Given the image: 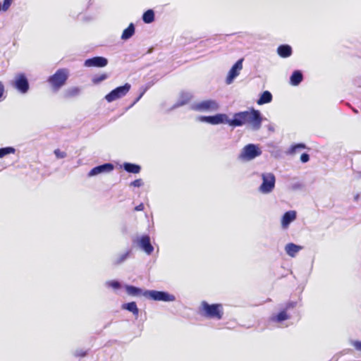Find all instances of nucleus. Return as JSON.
<instances>
[{
  "label": "nucleus",
  "mask_w": 361,
  "mask_h": 361,
  "mask_svg": "<svg viewBox=\"0 0 361 361\" xmlns=\"http://www.w3.org/2000/svg\"><path fill=\"white\" fill-rule=\"evenodd\" d=\"M262 121V117L259 111L252 108L248 111L235 114L233 118L229 121V125L232 126H246L256 130L260 128Z\"/></svg>",
  "instance_id": "obj_1"
},
{
  "label": "nucleus",
  "mask_w": 361,
  "mask_h": 361,
  "mask_svg": "<svg viewBox=\"0 0 361 361\" xmlns=\"http://www.w3.org/2000/svg\"><path fill=\"white\" fill-rule=\"evenodd\" d=\"M199 313L205 318L220 320L224 317V307L221 303L209 304L202 301L199 307Z\"/></svg>",
  "instance_id": "obj_2"
},
{
  "label": "nucleus",
  "mask_w": 361,
  "mask_h": 361,
  "mask_svg": "<svg viewBox=\"0 0 361 361\" xmlns=\"http://www.w3.org/2000/svg\"><path fill=\"white\" fill-rule=\"evenodd\" d=\"M68 78V71L66 68H60L48 78V82L54 91H58L66 82Z\"/></svg>",
  "instance_id": "obj_3"
},
{
  "label": "nucleus",
  "mask_w": 361,
  "mask_h": 361,
  "mask_svg": "<svg viewBox=\"0 0 361 361\" xmlns=\"http://www.w3.org/2000/svg\"><path fill=\"white\" fill-rule=\"evenodd\" d=\"M262 154L260 149L253 144H249L244 147L239 157L244 161H250Z\"/></svg>",
  "instance_id": "obj_4"
},
{
  "label": "nucleus",
  "mask_w": 361,
  "mask_h": 361,
  "mask_svg": "<svg viewBox=\"0 0 361 361\" xmlns=\"http://www.w3.org/2000/svg\"><path fill=\"white\" fill-rule=\"evenodd\" d=\"M131 85L126 83L123 86L118 87L111 91L105 96V99L108 102H111L125 96L130 90Z\"/></svg>",
  "instance_id": "obj_5"
},
{
  "label": "nucleus",
  "mask_w": 361,
  "mask_h": 361,
  "mask_svg": "<svg viewBox=\"0 0 361 361\" xmlns=\"http://www.w3.org/2000/svg\"><path fill=\"white\" fill-rule=\"evenodd\" d=\"M219 104L215 100H204L198 103H195L192 109L200 112H211L218 109Z\"/></svg>",
  "instance_id": "obj_6"
},
{
  "label": "nucleus",
  "mask_w": 361,
  "mask_h": 361,
  "mask_svg": "<svg viewBox=\"0 0 361 361\" xmlns=\"http://www.w3.org/2000/svg\"><path fill=\"white\" fill-rule=\"evenodd\" d=\"M144 296L157 301H173L175 300L173 295L157 290H145Z\"/></svg>",
  "instance_id": "obj_7"
},
{
  "label": "nucleus",
  "mask_w": 361,
  "mask_h": 361,
  "mask_svg": "<svg viewBox=\"0 0 361 361\" xmlns=\"http://www.w3.org/2000/svg\"><path fill=\"white\" fill-rule=\"evenodd\" d=\"M262 183L259 188L260 191L263 193H269L272 191L275 186V176L273 173H263Z\"/></svg>",
  "instance_id": "obj_8"
},
{
  "label": "nucleus",
  "mask_w": 361,
  "mask_h": 361,
  "mask_svg": "<svg viewBox=\"0 0 361 361\" xmlns=\"http://www.w3.org/2000/svg\"><path fill=\"white\" fill-rule=\"evenodd\" d=\"M12 85L22 94L26 93L29 90L28 80L23 73L18 74L15 77V80L12 82Z\"/></svg>",
  "instance_id": "obj_9"
},
{
  "label": "nucleus",
  "mask_w": 361,
  "mask_h": 361,
  "mask_svg": "<svg viewBox=\"0 0 361 361\" xmlns=\"http://www.w3.org/2000/svg\"><path fill=\"white\" fill-rule=\"evenodd\" d=\"M243 59H239L232 66L231 70L228 72V74L226 77V82L227 84H231L233 79L236 78L239 74L240 71L243 68Z\"/></svg>",
  "instance_id": "obj_10"
},
{
  "label": "nucleus",
  "mask_w": 361,
  "mask_h": 361,
  "mask_svg": "<svg viewBox=\"0 0 361 361\" xmlns=\"http://www.w3.org/2000/svg\"><path fill=\"white\" fill-rule=\"evenodd\" d=\"M84 64L87 67L102 68L108 64V60L102 56H94L85 60Z\"/></svg>",
  "instance_id": "obj_11"
},
{
  "label": "nucleus",
  "mask_w": 361,
  "mask_h": 361,
  "mask_svg": "<svg viewBox=\"0 0 361 361\" xmlns=\"http://www.w3.org/2000/svg\"><path fill=\"white\" fill-rule=\"evenodd\" d=\"M201 120L211 124H219L226 123H228L229 124V121H231L228 119L227 116L225 114H216L215 116H202L201 118Z\"/></svg>",
  "instance_id": "obj_12"
},
{
  "label": "nucleus",
  "mask_w": 361,
  "mask_h": 361,
  "mask_svg": "<svg viewBox=\"0 0 361 361\" xmlns=\"http://www.w3.org/2000/svg\"><path fill=\"white\" fill-rule=\"evenodd\" d=\"M114 169V165L106 163L100 166L94 167L88 173L89 176H94L102 173L110 172Z\"/></svg>",
  "instance_id": "obj_13"
},
{
  "label": "nucleus",
  "mask_w": 361,
  "mask_h": 361,
  "mask_svg": "<svg viewBox=\"0 0 361 361\" xmlns=\"http://www.w3.org/2000/svg\"><path fill=\"white\" fill-rule=\"evenodd\" d=\"M138 245L148 255H150L154 250V247L150 242V238L147 235H142L139 239Z\"/></svg>",
  "instance_id": "obj_14"
},
{
  "label": "nucleus",
  "mask_w": 361,
  "mask_h": 361,
  "mask_svg": "<svg viewBox=\"0 0 361 361\" xmlns=\"http://www.w3.org/2000/svg\"><path fill=\"white\" fill-rule=\"evenodd\" d=\"M297 216L296 212L290 210L286 212L281 218V226L283 228H287L289 224L295 220Z\"/></svg>",
  "instance_id": "obj_15"
},
{
  "label": "nucleus",
  "mask_w": 361,
  "mask_h": 361,
  "mask_svg": "<svg viewBox=\"0 0 361 361\" xmlns=\"http://www.w3.org/2000/svg\"><path fill=\"white\" fill-rule=\"evenodd\" d=\"M292 52L291 47L288 44H282L277 48V53L282 58H288L290 56Z\"/></svg>",
  "instance_id": "obj_16"
},
{
  "label": "nucleus",
  "mask_w": 361,
  "mask_h": 361,
  "mask_svg": "<svg viewBox=\"0 0 361 361\" xmlns=\"http://www.w3.org/2000/svg\"><path fill=\"white\" fill-rule=\"evenodd\" d=\"M301 249V246L297 245L293 243H288L285 247L286 253L292 257H294Z\"/></svg>",
  "instance_id": "obj_17"
},
{
  "label": "nucleus",
  "mask_w": 361,
  "mask_h": 361,
  "mask_svg": "<svg viewBox=\"0 0 361 361\" xmlns=\"http://www.w3.org/2000/svg\"><path fill=\"white\" fill-rule=\"evenodd\" d=\"M126 292L128 295L132 296H144L145 291H143L141 288H137L133 286H126Z\"/></svg>",
  "instance_id": "obj_18"
},
{
  "label": "nucleus",
  "mask_w": 361,
  "mask_h": 361,
  "mask_svg": "<svg viewBox=\"0 0 361 361\" xmlns=\"http://www.w3.org/2000/svg\"><path fill=\"white\" fill-rule=\"evenodd\" d=\"M272 100V94L269 91H264L257 100L258 105H262L271 102Z\"/></svg>",
  "instance_id": "obj_19"
},
{
  "label": "nucleus",
  "mask_w": 361,
  "mask_h": 361,
  "mask_svg": "<svg viewBox=\"0 0 361 361\" xmlns=\"http://www.w3.org/2000/svg\"><path fill=\"white\" fill-rule=\"evenodd\" d=\"M302 74L299 71H295L290 76V83L293 85H299L302 80Z\"/></svg>",
  "instance_id": "obj_20"
},
{
  "label": "nucleus",
  "mask_w": 361,
  "mask_h": 361,
  "mask_svg": "<svg viewBox=\"0 0 361 361\" xmlns=\"http://www.w3.org/2000/svg\"><path fill=\"white\" fill-rule=\"evenodd\" d=\"M123 309H126L129 312H131L135 316L137 317L139 314V310L137 307L135 302H130L128 303L123 304L122 306Z\"/></svg>",
  "instance_id": "obj_21"
},
{
  "label": "nucleus",
  "mask_w": 361,
  "mask_h": 361,
  "mask_svg": "<svg viewBox=\"0 0 361 361\" xmlns=\"http://www.w3.org/2000/svg\"><path fill=\"white\" fill-rule=\"evenodd\" d=\"M135 33V27L133 23H130L128 27L126 28L121 35L122 39H128L130 38Z\"/></svg>",
  "instance_id": "obj_22"
},
{
  "label": "nucleus",
  "mask_w": 361,
  "mask_h": 361,
  "mask_svg": "<svg viewBox=\"0 0 361 361\" xmlns=\"http://www.w3.org/2000/svg\"><path fill=\"white\" fill-rule=\"evenodd\" d=\"M123 168L127 172L132 173H138L141 169L139 165L131 163H125L123 164Z\"/></svg>",
  "instance_id": "obj_23"
},
{
  "label": "nucleus",
  "mask_w": 361,
  "mask_h": 361,
  "mask_svg": "<svg viewBox=\"0 0 361 361\" xmlns=\"http://www.w3.org/2000/svg\"><path fill=\"white\" fill-rule=\"evenodd\" d=\"M142 20L145 23H151L154 20V13L149 9L145 11L142 16Z\"/></svg>",
  "instance_id": "obj_24"
},
{
  "label": "nucleus",
  "mask_w": 361,
  "mask_h": 361,
  "mask_svg": "<svg viewBox=\"0 0 361 361\" xmlns=\"http://www.w3.org/2000/svg\"><path fill=\"white\" fill-rule=\"evenodd\" d=\"M15 148L12 147L0 148V158H2L9 154H13L15 153Z\"/></svg>",
  "instance_id": "obj_25"
},
{
  "label": "nucleus",
  "mask_w": 361,
  "mask_h": 361,
  "mask_svg": "<svg viewBox=\"0 0 361 361\" xmlns=\"http://www.w3.org/2000/svg\"><path fill=\"white\" fill-rule=\"evenodd\" d=\"M288 319H289V316L288 314H287L286 312V310H282L281 311L276 317H275V320L278 322H283V321H285V320H287Z\"/></svg>",
  "instance_id": "obj_26"
},
{
  "label": "nucleus",
  "mask_w": 361,
  "mask_h": 361,
  "mask_svg": "<svg viewBox=\"0 0 361 361\" xmlns=\"http://www.w3.org/2000/svg\"><path fill=\"white\" fill-rule=\"evenodd\" d=\"M108 78V75L106 73H102L100 75H97L93 77L92 78V82L94 84H98L101 82L102 81L106 80Z\"/></svg>",
  "instance_id": "obj_27"
},
{
  "label": "nucleus",
  "mask_w": 361,
  "mask_h": 361,
  "mask_svg": "<svg viewBox=\"0 0 361 361\" xmlns=\"http://www.w3.org/2000/svg\"><path fill=\"white\" fill-rule=\"evenodd\" d=\"M130 253V251L128 250L126 252H125L124 254H122L121 255H120L115 261V264L118 265V264H121L122 262H123L129 256Z\"/></svg>",
  "instance_id": "obj_28"
},
{
  "label": "nucleus",
  "mask_w": 361,
  "mask_h": 361,
  "mask_svg": "<svg viewBox=\"0 0 361 361\" xmlns=\"http://www.w3.org/2000/svg\"><path fill=\"white\" fill-rule=\"evenodd\" d=\"M79 92H80V89L78 87H73L72 89L67 90L66 94V97H74V96L78 95L79 94Z\"/></svg>",
  "instance_id": "obj_29"
},
{
  "label": "nucleus",
  "mask_w": 361,
  "mask_h": 361,
  "mask_svg": "<svg viewBox=\"0 0 361 361\" xmlns=\"http://www.w3.org/2000/svg\"><path fill=\"white\" fill-rule=\"evenodd\" d=\"M12 2L13 0H4V3L2 4V11H6L11 6Z\"/></svg>",
  "instance_id": "obj_30"
},
{
  "label": "nucleus",
  "mask_w": 361,
  "mask_h": 361,
  "mask_svg": "<svg viewBox=\"0 0 361 361\" xmlns=\"http://www.w3.org/2000/svg\"><path fill=\"white\" fill-rule=\"evenodd\" d=\"M108 286L114 288V289H118L121 287V284L118 281H110L107 283Z\"/></svg>",
  "instance_id": "obj_31"
},
{
  "label": "nucleus",
  "mask_w": 361,
  "mask_h": 361,
  "mask_svg": "<svg viewBox=\"0 0 361 361\" xmlns=\"http://www.w3.org/2000/svg\"><path fill=\"white\" fill-rule=\"evenodd\" d=\"M142 185H143V181L142 179H140V178L136 179L130 183V186L137 187V188L141 187Z\"/></svg>",
  "instance_id": "obj_32"
},
{
  "label": "nucleus",
  "mask_w": 361,
  "mask_h": 361,
  "mask_svg": "<svg viewBox=\"0 0 361 361\" xmlns=\"http://www.w3.org/2000/svg\"><path fill=\"white\" fill-rule=\"evenodd\" d=\"M54 154H56L57 158H64L66 156V152H61L59 149L54 150Z\"/></svg>",
  "instance_id": "obj_33"
},
{
  "label": "nucleus",
  "mask_w": 361,
  "mask_h": 361,
  "mask_svg": "<svg viewBox=\"0 0 361 361\" xmlns=\"http://www.w3.org/2000/svg\"><path fill=\"white\" fill-rule=\"evenodd\" d=\"M310 159V156L307 153H303L302 154V155L300 156V161L303 163H306L309 161Z\"/></svg>",
  "instance_id": "obj_34"
},
{
  "label": "nucleus",
  "mask_w": 361,
  "mask_h": 361,
  "mask_svg": "<svg viewBox=\"0 0 361 361\" xmlns=\"http://www.w3.org/2000/svg\"><path fill=\"white\" fill-rule=\"evenodd\" d=\"M5 93V87L2 82L0 81V101L4 97Z\"/></svg>",
  "instance_id": "obj_35"
},
{
  "label": "nucleus",
  "mask_w": 361,
  "mask_h": 361,
  "mask_svg": "<svg viewBox=\"0 0 361 361\" xmlns=\"http://www.w3.org/2000/svg\"><path fill=\"white\" fill-rule=\"evenodd\" d=\"M353 345L354 346V348L358 350V351H360L361 352V341H354L353 343Z\"/></svg>",
  "instance_id": "obj_36"
},
{
  "label": "nucleus",
  "mask_w": 361,
  "mask_h": 361,
  "mask_svg": "<svg viewBox=\"0 0 361 361\" xmlns=\"http://www.w3.org/2000/svg\"><path fill=\"white\" fill-rule=\"evenodd\" d=\"M145 207H144V204L142 203H140V204H138L137 206H136L134 209L135 211H142L144 209Z\"/></svg>",
  "instance_id": "obj_37"
},
{
  "label": "nucleus",
  "mask_w": 361,
  "mask_h": 361,
  "mask_svg": "<svg viewBox=\"0 0 361 361\" xmlns=\"http://www.w3.org/2000/svg\"><path fill=\"white\" fill-rule=\"evenodd\" d=\"M295 306V302H288L286 306V310L290 308H293Z\"/></svg>",
  "instance_id": "obj_38"
},
{
  "label": "nucleus",
  "mask_w": 361,
  "mask_h": 361,
  "mask_svg": "<svg viewBox=\"0 0 361 361\" xmlns=\"http://www.w3.org/2000/svg\"><path fill=\"white\" fill-rule=\"evenodd\" d=\"M77 355L80 356V357H84L86 355V353L85 352H80V353H77Z\"/></svg>",
  "instance_id": "obj_39"
},
{
  "label": "nucleus",
  "mask_w": 361,
  "mask_h": 361,
  "mask_svg": "<svg viewBox=\"0 0 361 361\" xmlns=\"http://www.w3.org/2000/svg\"><path fill=\"white\" fill-rule=\"evenodd\" d=\"M143 94H144V92H142V93L140 94V96L136 99L135 102H137V101H139V100L140 99V98L143 96Z\"/></svg>",
  "instance_id": "obj_40"
},
{
  "label": "nucleus",
  "mask_w": 361,
  "mask_h": 361,
  "mask_svg": "<svg viewBox=\"0 0 361 361\" xmlns=\"http://www.w3.org/2000/svg\"><path fill=\"white\" fill-rule=\"evenodd\" d=\"M295 147H301V148H304V147H305V145H302V144H300V145H298Z\"/></svg>",
  "instance_id": "obj_41"
},
{
  "label": "nucleus",
  "mask_w": 361,
  "mask_h": 361,
  "mask_svg": "<svg viewBox=\"0 0 361 361\" xmlns=\"http://www.w3.org/2000/svg\"><path fill=\"white\" fill-rule=\"evenodd\" d=\"M2 10V5L0 3V11Z\"/></svg>",
  "instance_id": "obj_42"
}]
</instances>
